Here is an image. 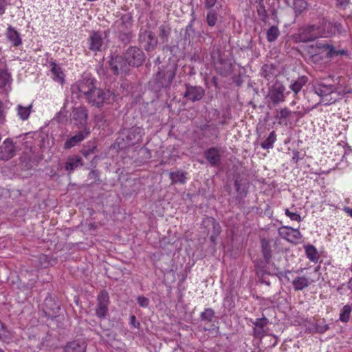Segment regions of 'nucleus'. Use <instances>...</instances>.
I'll return each mask as SVG.
<instances>
[{"label":"nucleus","mask_w":352,"mask_h":352,"mask_svg":"<svg viewBox=\"0 0 352 352\" xmlns=\"http://www.w3.org/2000/svg\"><path fill=\"white\" fill-rule=\"evenodd\" d=\"M177 66L169 64L159 68L153 78V86L156 91L169 88L176 75Z\"/></svg>","instance_id":"nucleus-1"},{"label":"nucleus","mask_w":352,"mask_h":352,"mask_svg":"<svg viewBox=\"0 0 352 352\" xmlns=\"http://www.w3.org/2000/svg\"><path fill=\"white\" fill-rule=\"evenodd\" d=\"M261 248L263 259H256L254 261V267L258 275H263L266 273L267 265L270 264L272 257V250L269 240L262 239Z\"/></svg>","instance_id":"nucleus-2"},{"label":"nucleus","mask_w":352,"mask_h":352,"mask_svg":"<svg viewBox=\"0 0 352 352\" xmlns=\"http://www.w3.org/2000/svg\"><path fill=\"white\" fill-rule=\"evenodd\" d=\"M114 97V94L109 90L104 91L96 87L85 97V99L92 106L99 108L104 103H110L111 99L113 100Z\"/></svg>","instance_id":"nucleus-3"},{"label":"nucleus","mask_w":352,"mask_h":352,"mask_svg":"<svg viewBox=\"0 0 352 352\" xmlns=\"http://www.w3.org/2000/svg\"><path fill=\"white\" fill-rule=\"evenodd\" d=\"M314 89L315 93L321 98V102L324 104H330L336 101L335 95L337 88L334 85L319 82L314 86Z\"/></svg>","instance_id":"nucleus-4"},{"label":"nucleus","mask_w":352,"mask_h":352,"mask_svg":"<svg viewBox=\"0 0 352 352\" xmlns=\"http://www.w3.org/2000/svg\"><path fill=\"white\" fill-rule=\"evenodd\" d=\"M138 41L147 52L154 51L158 45V38L155 33L147 29L141 28L140 30Z\"/></svg>","instance_id":"nucleus-5"},{"label":"nucleus","mask_w":352,"mask_h":352,"mask_svg":"<svg viewBox=\"0 0 352 352\" xmlns=\"http://www.w3.org/2000/svg\"><path fill=\"white\" fill-rule=\"evenodd\" d=\"M124 57L129 66L140 67L145 61V54L144 52L137 46H130L124 53Z\"/></svg>","instance_id":"nucleus-6"},{"label":"nucleus","mask_w":352,"mask_h":352,"mask_svg":"<svg viewBox=\"0 0 352 352\" xmlns=\"http://www.w3.org/2000/svg\"><path fill=\"white\" fill-rule=\"evenodd\" d=\"M285 87L280 83L276 82L270 87L267 98L268 100L267 107H271V104L276 106L280 102L285 100L284 92Z\"/></svg>","instance_id":"nucleus-7"},{"label":"nucleus","mask_w":352,"mask_h":352,"mask_svg":"<svg viewBox=\"0 0 352 352\" xmlns=\"http://www.w3.org/2000/svg\"><path fill=\"white\" fill-rule=\"evenodd\" d=\"M322 34L321 29L316 25H307L299 30V38L301 42L307 43L314 41Z\"/></svg>","instance_id":"nucleus-8"},{"label":"nucleus","mask_w":352,"mask_h":352,"mask_svg":"<svg viewBox=\"0 0 352 352\" xmlns=\"http://www.w3.org/2000/svg\"><path fill=\"white\" fill-rule=\"evenodd\" d=\"M109 63L111 69L116 75L120 73H126L129 71V65L124 54L123 56L116 55L111 57Z\"/></svg>","instance_id":"nucleus-9"},{"label":"nucleus","mask_w":352,"mask_h":352,"mask_svg":"<svg viewBox=\"0 0 352 352\" xmlns=\"http://www.w3.org/2000/svg\"><path fill=\"white\" fill-rule=\"evenodd\" d=\"M133 16L130 12L122 15L114 24L116 32H133Z\"/></svg>","instance_id":"nucleus-10"},{"label":"nucleus","mask_w":352,"mask_h":352,"mask_svg":"<svg viewBox=\"0 0 352 352\" xmlns=\"http://www.w3.org/2000/svg\"><path fill=\"white\" fill-rule=\"evenodd\" d=\"M109 304V296L105 290L100 292L97 298V307L96 309V315L100 318H104L108 312V306Z\"/></svg>","instance_id":"nucleus-11"},{"label":"nucleus","mask_w":352,"mask_h":352,"mask_svg":"<svg viewBox=\"0 0 352 352\" xmlns=\"http://www.w3.org/2000/svg\"><path fill=\"white\" fill-rule=\"evenodd\" d=\"M72 120L78 128H85L87 124L88 111L82 106L75 107L72 112Z\"/></svg>","instance_id":"nucleus-12"},{"label":"nucleus","mask_w":352,"mask_h":352,"mask_svg":"<svg viewBox=\"0 0 352 352\" xmlns=\"http://www.w3.org/2000/svg\"><path fill=\"white\" fill-rule=\"evenodd\" d=\"M16 153V146L10 138L6 139L0 145V160L7 161L12 158Z\"/></svg>","instance_id":"nucleus-13"},{"label":"nucleus","mask_w":352,"mask_h":352,"mask_svg":"<svg viewBox=\"0 0 352 352\" xmlns=\"http://www.w3.org/2000/svg\"><path fill=\"white\" fill-rule=\"evenodd\" d=\"M186 91L184 94V98L192 102H196L201 100L205 94V90L200 86H193L190 84H186Z\"/></svg>","instance_id":"nucleus-14"},{"label":"nucleus","mask_w":352,"mask_h":352,"mask_svg":"<svg viewBox=\"0 0 352 352\" xmlns=\"http://www.w3.org/2000/svg\"><path fill=\"white\" fill-rule=\"evenodd\" d=\"M279 235L292 243H298L302 236L298 229H294L287 226H283L278 229Z\"/></svg>","instance_id":"nucleus-15"},{"label":"nucleus","mask_w":352,"mask_h":352,"mask_svg":"<svg viewBox=\"0 0 352 352\" xmlns=\"http://www.w3.org/2000/svg\"><path fill=\"white\" fill-rule=\"evenodd\" d=\"M143 129L140 127H133L126 131V142L129 146H134L142 142Z\"/></svg>","instance_id":"nucleus-16"},{"label":"nucleus","mask_w":352,"mask_h":352,"mask_svg":"<svg viewBox=\"0 0 352 352\" xmlns=\"http://www.w3.org/2000/svg\"><path fill=\"white\" fill-rule=\"evenodd\" d=\"M255 327L253 329V336L256 338H261L265 336L266 331L264 328L267 325V318L263 317L257 318L255 321L251 320Z\"/></svg>","instance_id":"nucleus-17"},{"label":"nucleus","mask_w":352,"mask_h":352,"mask_svg":"<svg viewBox=\"0 0 352 352\" xmlns=\"http://www.w3.org/2000/svg\"><path fill=\"white\" fill-rule=\"evenodd\" d=\"M89 133L87 129L78 131L75 135L68 139L64 144V148L69 149L81 142Z\"/></svg>","instance_id":"nucleus-18"},{"label":"nucleus","mask_w":352,"mask_h":352,"mask_svg":"<svg viewBox=\"0 0 352 352\" xmlns=\"http://www.w3.org/2000/svg\"><path fill=\"white\" fill-rule=\"evenodd\" d=\"M202 226L208 229V232L210 233L212 229V234L219 236L221 232V228L219 223L212 217H206L202 221Z\"/></svg>","instance_id":"nucleus-19"},{"label":"nucleus","mask_w":352,"mask_h":352,"mask_svg":"<svg viewBox=\"0 0 352 352\" xmlns=\"http://www.w3.org/2000/svg\"><path fill=\"white\" fill-rule=\"evenodd\" d=\"M78 91L86 97L96 87L94 80L91 78H83L77 85Z\"/></svg>","instance_id":"nucleus-20"},{"label":"nucleus","mask_w":352,"mask_h":352,"mask_svg":"<svg viewBox=\"0 0 352 352\" xmlns=\"http://www.w3.org/2000/svg\"><path fill=\"white\" fill-rule=\"evenodd\" d=\"M90 46L91 51H100L103 45V38L102 34L99 32H93L89 38Z\"/></svg>","instance_id":"nucleus-21"},{"label":"nucleus","mask_w":352,"mask_h":352,"mask_svg":"<svg viewBox=\"0 0 352 352\" xmlns=\"http://www.w3.org/2000/svg\"><path fill=\"white\" fill-rule=\"evenodd\" d=\"M207 160L212 165H217L221 160V155L217 148L212 147L207 150L205 153Z\"/></svg>","instance_id":"nucleus-22"},{"label":"nucleus","mask_w":352,"mask_h":352,"mask_svg":"<svg viewBox=\"0 0 352 352\" xmlns=\"http://www.w3.org/2000/svg\"><path fill=\"white\" fill-rule=\"evenodd\" d=\"M86 345L85 342L74 340L69 342L65 347V352H85Z\"/></svg>","instance_id":"nucleus-23"},{"label":"nucleus","mask_w":352,"mask_h":352,"mask_svg":"<svg viewBox=\"0 0 352 352\" xmlns=\"http://www.w3.org/2000/svg\"><path fill=\"white\" fill-rule=\"evenodd\" d=\"M171 30L170 25L167 23H164L159 26L158 35L163 43H168Z\"/></svg>","instance_id":"nucleus-24"},{"label":"nucleus","mask_w":352,"mask_h":352,"mask_svg":"<svg viewBox=\"0 0 352 352\" xmlns=\"http://www.w3.org/2000/svg\"><path fill=\"white\" fill-rule=\"evenodd\" d=\"M261 75L267 80H272L276 75V67L272 64H265L262 67Z\"/></svg>","instance_id":"nucleus-25"},{"label":"nucleus","mask_w":352,"mask_h":352,"mask_svg":"<svg viewBox=\"0 0 352 352\" xmlns=\"http://www.w3.org/2000/svg\"><path fill=\"white\" fill-rule=\"evenodd\" d=\"M51 65L52 66L51 72L53 75L54 80L63 85L65 82V74L61 68L54 62L51 63Z\"/></svg>","instance_id":"nucleus-26"},{"label":"nucleus","mask_w":352,"mask_h":352,"mask_svg":"<svg viewBox=\"0 0 352 352\" xmlns=\"http://www.w3.org/2000/svg\"><path fill=\"white\" fill-rule=\"evenodd\" d=\"M6 35L14 46H19L21 44L22 41L19 33L11 26L8 28Z\"/></svg>","instance_id":"nucleus-27"},{"label":"nucleus","mask_w":352,"mask_h":352,"mask_svg":"<svg viewBox=\"0 0 352 352\" xmlns=\"http://www.w3.org/2000/svg\"><path fill=\"white\" fill-rule=\"evenodd\" d=\"M201 131H204L208 136L219 138V130L216 124H204L201 126Z\"/></svg>","instance_id":"nucleus-28"},{"label":"nucleus","mask_w":352,"mask_h":352,"mask_svg":"<svg viewBox=\"0 0 352 352\" xmlns=\"http://www.w3.org/2000/svg\"><path fill=\"white\" fill-rule=\"evenodd\" d=\"M292 284L294 289L298 291L307 287L309 285L310 282L306 277L298 276L293 280Z\"/></svg>","instance_id":"nucleus-29"},{"label":"nucleus","mask_w":352,"mask_h":352,"mask_svg":"<svg viewBox=\"0 0 352 352\" xmlns=\"http://www.w3.org/2000/svg\"><path fill=\"white\" fill-rule=\"evenodd\" d=\"M307 82V78L306 76H303L299 77L296 80L291 84L290 89L294 92L295 95H296Z\"/></svg>","instance_id":"nucleus-30"},{"label":"nucleus","mask_w":352,"mask_h":352,"mask_svg":"<svg viewBox=\"0 0 352 352\" xmlns=\"http://www.w3.org/2000/svg\"><path fill=\"white\" fill-rule=\"evenodd\" d=\"M12 338V333L7 329L6 325L0 321V340L8 343Z\"/></svg>","instance_id":"nucleus-31"},{"label":"nucleus","mask_w":352,"mask_h":352,"mask_svg":"<svg viewBox=\"0 0 352 352\" xmlns=\"http://www.w3.org/2000/svg\"><path fill=\"white\" fill-rule=\"evenodd\" d=\"M256 11L261 20L263 22H266L267 19V13L265 10L264 5V0H256Z\"/></svg>","instance_id":"nucleus-32"},{"label":"nucleus","mask_w":352,"mask_h":352,"mask_svg":"<svg viewBox=\"0 0 352 352\" xmlns=\"http://www.w3.org/2000/svg\"><path fill=\"white\" fill-rule=\"evenodd\" d=\"M32 107V104H30L27 107H23L21 104H19L17 106V114L19 118L23 120H27L30 114Z\"/></svg>","instance_id":"nucleus-33"},{"label":"nucleus","mask_w":352,"mask_h":352,"mask_svg":"<svg viewBox=\"0 0 352 352\" xmlns=\"http://www.w3.org/2000/svg\"><path fill=\"white\" fill-rule=\"evenodd\" d=\"M280 35V31L277 26H271L266 32L267 40L269 42H273L277 39Z\"/></svg>","instance_id":"nucleus-34"},{"label":"nucleus","mask_w":352,"mask_h":352,"mask_svg":"<svg viewBox=\"0 0 352 352\" xmlns=\"http://www.w3.org/2000/svg\"><path fill=\"white\" fill-rule=\"evenodd\" d=\"M82 159L80 157L76 158H69L65 164V169L67 170L72 171L77 167L82 165Z\"/></svg>","instance_id":"nucleus-35"},{"label":"nucleus","mask_w":352,"mask_h":352,"mask_svg":"<svg viewBox=\"0 0 352 352\" xmlns=\"http://www.w3.org/2000/svg\"><path fill=\"white\" fill-rule=\"evenodd\" d=\"M120 42L124 45H127L132 41L134 34L133 32H116Z\"/></svg>","instance_id":"nucleus-36"},{"label":"nucleus","mask_w":352,"mask_h":352,"mask_svg":"<svg viewBox=\"0 0 352 352\" xmlns=\"http://www.w3.org/2000/svg\"><path fill=\"white\" fill-rule=\"evenodd\" d=\"M170 178L172 183H182L184 184L186 181V177L182 171L171 172L170 173Z\"/></svg>","instance_id":"nucleus-37"},{"label":"nucleus","mask_w":352,"mask_h":352,"mask_svg":"<svg viewBox=\"0 0 352 352\" xmlns=\"http://www.w3.org/2000/svg\"><path fill=\"white\" fill-rule=\"evenodd\" d=\"M307 5L305 0H294L293 8L296 13L301 14L307 8Z\"/></svg>","instance_id":"nucleus-38"},{"label":"nucleus","mask_w":352,"mask_h":352,"mask_svg":"<svg viewBox=\"0 0 352 352\" xmlns=\"http://www.w3.org/2000/svg\"><path fill=\"white\" fill-rule=\"evenodd\" d=\"M10 75L6 70H0V88L4 87L10 84Z\"/></svg>","instance_id":"nucleus-39"},{"label":"nucleus","mask_w":352,"mask_h":352,"mask_svg":"<svg viewBox=\"0 0 352 352\" xmlns=\"http://www.w3.org/2000/svg\"><path fill=\"white\" fill-rule=\"evenodd\" d=\"M329 47V44L321 42H317L315 45H312L309 46V49L313 51H309L310 53L318 54L320 52V50H327Z\"/></svg>","instance_id":"nucleus-40"},{"label":"nucleus","mask_w":352,"mask_h":352,"mask_svg":"<svg viewBox=\"0 0 352 352\" xmlns=\"http://www.w3.org/2000/svg\"><path fill=\"white\" fill-rule=\"evenodd\" d=\"M234 186L236 188L237 193L241 197L246 196L248 188L245 184H242L241 181L236 179L234 182Z\"/></svg>","instance_id":"nucleus-41"},{"label":"nucleus","mask_w":352,"mask_h":352,"mask_svg":"<svg viewBox=\"0 0 352 352\" xmlns=\"http://www.w3.org/2000/svg\"><path fill=\"white\" fill-rule=\"evenodd\" d=\"M276 140V134L274 131H272L267 138L261 143V147L265 149H268L272 147L274 142Z\"/></svg>","instance_id":"nucleus-42"},{"label":"nucleus","mask_w":352,"mask_h":352,"mask_svg":"<svg viewBox=\"0 0 352 352\" xmlns=\"http://www.w3.org/2000/svg\"><path fill=\"white\" fill-rule=\"evenodd\" d=\"M214 316V311L210 308L206 309L201 314V320L211 322Z\"/></svg>","instance_id":"nucleus-43"},{"label":"nucleus","mask_w":352,"mask_h":352,"mask_svg":"<svg viewBox=\"0 0 352 352\" xmlns=\"http://www.w3.org/2000/svg\"><path fill=\"white\" fill-rule=\"evenodd\" d=\"M206 21L209 26H214L215 25L217 21V14L214 10H210L208 14L206 17Z\"/></svg>","instance_id":"nucleus-44"},{"label":"nucleus","mask_w":352,"mask_h":352,"mask_svg":"<svg viewBox=\"0 0 352 352\" xmlns=\"http://www.w3.org/2000/svg\"><path fill=\"white\" fill-rule=\"evenodd\" d=\"M351 311V307L348 305H345L340 315V320L342 322H346L350 318V314Z\"/></svg>","instance_id":"nucleus-45"},{"label":"nucleus","mask_w":352,"mask_h":352,"mask_svg":"<svg viewBox=\"0 0 352 352\" xmlns=\"http://www.w3.org/2000/svg\"><path fill=\"white\" fill-rule=\"evenodd\" d=\"M291 115V111L287 108L280 109L278 111L276 116H275L276 119L282 120L285 119L289 117Z\"/></svg>","instance_id":"nucleus-46"},{"label":"nucleus","mask_w":352,"mask_h":352,"mask_svg":"<svg viewBox=\"0 0 352 352\" xmlns=\"http://www.w3.org/2000/svg\"><path fill=\"white\" fill-rule=\"evenodd\" d=\"M306 254L307 257L311 261H314L317 258V252L313 245H309L306 248Z\"/></svg>","instance_id":"nucleus-47"},{"label":"nucleus","mask_w":352,"mask_h":352,"mask_svg":"<svg viewBox=\"0 0 352 352\" xmlns=\"http://www.w3.org/2000/svg\"><path fill=\"white\" fill-rule=\"evenodd\" d=\"M177 49H178L177 45H170L167 44V43L162 47V51L164 52H169L170 53V54H172V55H175Z\"/></svg>","instance_id":"nucleus-48"},{"label":"nucleus","mask_w":352,"mask_h":352,"mask_svg":"<svg viewBox=\"0 0 352 352\" xmlns=\"http://www.w3.org/2000/svg\"><path fill=\"white\" fill-rule=\"evenodd\" d=\"M285 214L287 217H289L292 221H296L298 222L301 221V217L298 214L290 212L289 209L285 210Z\"/></svg>","instance_id":"nucleus-49"},{"label":"nucleus","mask_w":352,"mask_h":352,"mask_svg":"<svg viewBox=\"0 0 352 352\" xmlns=\"http://www.w3.org/2000/svg\"><path fill=\"white\" fill-rule=\"evenodd\" d=\"M195 31L192 28V23H189L186 28V32L184 34V38L186 40L189 39L190 37L194 34Z\"/></svg>","instance_id":"nucleus-50"},{"label":"nucleus","mask_w":352,"mask_h":352,"mask_svg":"<svg viewBox=\"0 0 352 352\" xmlns=\"http://www.w3.org/2000/svg\"><path fill=\"white\" fill-rule=\"evenodd\" d=\"M137 300L139 305L142 307H146L149 305V300L143 296H138Z\"/></svg>","instance_id":"nucleus-51"},{"label":"nucleus","mask_w":352,"mask_h":352,"mask_svg":"<svg viewBox=\"0 0 352 352\" xmlns=\"http://www.w3.org/2000/svg\"><path fill=\"white\" fill-rule=\"evenodd\" d=\"M329 329L328 324L317 323L316 325V330L318 333H322Z\"/></svg>","instance_id":"nucleus-52"},{"label":"nucleus","mask_w":352,"mask_h":352,"mask_svg":"<svg viewBox=\"0 0 352 352\" xmlns=\"http://www.w3.org/2000/svg\"><path fill=\"white\" fill-rule=\"evenodd\" d=\"M337 52L338 50H336L333 45H329V47H328L327 50V56L328 58L338 56Z\"/></svg>","instance_id":"nucleus-53"},{"label":"nucleus","mask_w":352,"mask_h":352,"mask_svg":"<svg viewBox=\"0 0 352 352\" xmlns=\"http://www.w3.org/2000/svg\"><path fill=\"white\" fill-rule=\"evenodd\" d=\"M231 118L230 113H225L221 116V120L219 122L220 125L228 124V120Z\"/></svg>","instance_id":"nucleus-54"},{"label":"nucleus","mask_w":352,"mask_h":352,"mask_svg":"<svg viewBox=\"0 0 352 352\" xmlns=\"http://www.w3.org/2000/svg\"><path fill=\"white\" fill-rule=\"evenodd\" d=\"M350 3V0H336V7L345 9Z\"/></svg>","instance_id":"nucleus-55"},{"label":"nucleus","mask_w":352,"mask_h":352,"mask_svg":"<svg viewBox=\"0 0 352 352\" xmlns=\"http://www.w3.org/2000/svg\"><path fill=\"white\" fill-rule=\"evenodd\" d=\"M217 0H205L204 6L206 9L212 8L216 4Z\"/></svg>","instance_id":"nucleus-56"},{"label":"nucleus","mask_w":352,"mask_h":352,"mask_svg":"<svg viewBox=\"0 0 352 352\" xmlns=\"http://www.w3.org/2000/svg\"><path fill=\"white\" fill-rule=\"evenodd\" d=\"M89 176L91 177V178H94L96 181H99L100 180V178H99V173L97 170H91L89 174Z\"/></svg>","instance_id":"nucleus-57"},{"label":"nucleus","mask_w":352,"mask_h":352,"mask_svg":"<svg viewBox=\"0 0 352 352\" xmlns=\"http://www.w3.org/2000/svg\"><path fill=\"white\" fill-rule=\"evenodd\" d=\"M5 121V114L3 109V104L0 100V124H3Z\"/></svg>","instance_id":"nucleus-58"},{"label":"nucleus","mask_w":352,"mask_h":352,"mask_svg":"<svg viewBox=\"0 0 352 352\" xmlns=\"http://www.w3.org/2000/svg\"><path fill=\"white\" fill-rule=\"evenodd\" d=\"M5 12V3L3 0H0V15L3 14Z\"/></svg>","instance_id":"nucleus-59"},{"label":"nucleus","mask_w":352,"mask_h":352,"mask_svg":"<svg viewBox=\"0 0 352 352\" xmlns=\"http://www.w3.org/2000/svg\"><path fill=\"white\" fill-rule=\"evenodd\" d=\"M217 54V58L219 59V52L217 50V52H215L214 50H213L211 53V57H212V60L214 62L215 61V56H214V54Z\"/></svg>","instance_id":"nucleus-60"},{"label":"nucleus","mask_w":352,"mask_h":352,"mask_svg":"<svg viewBox=\"0 0 352 352\" xmlns=\"http://www.w3.org/2000/svg\"><path fill=\"white\" fill-rule=\"evenodd\" d=\"M346 54H347V51L345 50H338V52H337L338 56L346 55Z\"/></svg>","instance_id":"nucleus-61"},{"label":"nucleus","mask_w":352,"mask_h":352,"mask_svg":"<svg viewBox=\"0 0 352 352\" xmlns=\"http://www.w3.org/2000/svg\"><path fill=\"white\" fill-rule=\"evenodd\" d=\"M217 236V235H214V234H211V236H210V240L214 243H215V239H216V237Z\"/></svg>","instance_id":"nucleus-62"},{"label":"nucleus","mask_w":352,"mask_h":352,"mask_svg":"<svg viewBox=\"0 0 352 352\" xmlns=\"http://www.w3.org/2000/svg\"><path fill=\"white\" fill-rule=\"evenodd\" d=\"M345 211L352 217V208H346Z\"/></svg>","instance_id":"nucleus-63"},{"label":"nucleus","mask_w":352,"mask_h":352,"mask_svg":"<svg viewBox=\"0 0 352 352\" xmlns=\"http://www.w3.org/2000/svg\"><path fill=\"white\" fill-rule=\"evenodd\" d=\"M131 322H134V320H135V317L134 316H132L131 317Z\"/></svg>","instance_id":"nucleus-64"}]
</instances>
